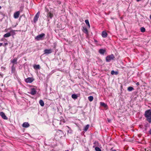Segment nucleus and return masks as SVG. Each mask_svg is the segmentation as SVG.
<instances>
[{"label": "nucleus", "mask_w": 151, "mask_h": 151, "mask_svg": "<svg viewBox=\"0 0 151 151\" xmlns=\"http://www.w3.org/2000/svg\"><path fill=\"white\" fill-rule=\"evenodd\" d=\"M145 116L147 120L150 123L151 122V110L149 109L145 111Z\"/></svg>", "instance_id": "f257e3e1"}, {"label": "nucleus", "mask_w": 151, "mask_h": 151, "mask_svg": "<svg viewBox=\"0 0 151 151\" xmlns=\"http://www.w3.org/2000/svg\"><path fill=\"white\" fill-rule=\"evenodd\" d=\"M45 36L44 33H42L35 37V39L37 41L42 40H44Z\"/></svg>", "instance_id": "f03ea898"}, {"label": "nucleus", "mask_w": 151, "mask_h": 151, "mask_svg": "<svg viewBox=\"0 0 151 151\" xmlns=\"http://www.w3.org/2000/svg\"><path fill=\"white\" fill-rule=\"evenodd\" d=\"M114 58V57L113 54H111L107 56L106 57V61L107 62H110L111 60H113Z\"/></svg>", "instance_id": "7ed1b4c3"}, {"label": "nucleus", "mask_w": 151, "mask_h": 151, "mask_svg": "<svg viewBox=\"0 0 151 151\" xmlns=\"http://www.w3.org/2000/svg\"><path fill=\"white\" fill-rule=\"evenodd\" d=\"M28 93L32 95H34L37 93L36 89L35 88H31L30 89V91L28 92Z\"/></svg>", "instance_id": "20e7f679"}, {"label": "nucleus", "mask_w": 151, "mask_h": 151, "mask_svg": "<svg viewBox=\"0 0 151 151\" xmlns=\"http://www.w3.org/2000/svg\"><path fill=\"white\" fill-rule=\"evenodd\" d=\"M40 14V12H37V13L36 14L35 16L34 17V22L35 23H36V22L37 21L38 18L39 17Z\"/></svg>", "instance_id": "39448f33"}, {"label": "nucleus", "mask_w": 151, "mask_h": 151, "mask_svg": "<svg viewBox=\"0 0 151 151\" xmlns=\"http://www.w3.org/2000/svg\"><path fill=\"white\" fill-rule=\"evenodd\" d=\"M34 80V79L32 77H29L25 79V81L27 83H30Z\"/></svg>", "instance_id": "423d86ee"}, {"label": "nucleus", "mask_w": 151, "mask_h": 151, "mask_svg": "<svg viewBox=\"0 0 151 151\" xmlns=\"http://www.w3.org/2000/svg\"><path fill=\"white\" fill-rule=\"evenodd\" d=\"M14 32V31L12 30H11L10 32H8L6 34H4L3 36L4 37H9L11 36V33Z\"/></svg>", "instance_id": "0eeeda50"}, {"label": "nucleus", "mask_w": 151, "mask_h": 151, "mask_svg": "<svg viewBox=\"0 0 151 151\" xmlns=\"http://www.w3.org/2000/svg\"><path fill=\"white\" fill-rule=\"evenodd\" d=\"M19 15L20 11H17L14 13V17L15 19H17L19 17Z\"/></svg>", "instance_id": "6e6552de"}, {"label": "nucleus", "mask_w": 151, "mask_h": 151, "mask_svg": "<svg viewBox=\"0 0 151 151\" xmlns=\"http://www.w3.org/2000/svg\"><path fill=\"white\" fill-rule=\"evenodd\" d=\"M52 52V50L51 49H45L44 50V54H46L47 55L51 53Z\"/></svg>", "instance_id": "1a4fd4ad"}, {"label": "nucleus", "mask_w": 151, "mask_h": 151, "mask_svg": "<svg viewBox=\"0 0 151 151\" xmlns=\"http://www.w3.org/2000/svg\"><path fill=\"white\" fill-rule=\"evenodd\" d=\"M0 115L1 116V117L4 119H7V118L5 114L2 112H0Z\"/></svg>", "instance_id": "9d476101"}, {"label": "nucleus", "mask_w": 151, "mask_h": 151, "mask_svg": "<svg viewBox=\"0 0 151 151\" xmlns=\"http://www.w3.org/2000/svg\"><path fill=\"white\" fill-rule=\"evenodd\" d=\"M29 126V124L27 122H24L22 125V126L24 128L28 127Z\"/></svg>", "instance_id": "9b49d317"}, {"label": "nucleus", "mask_w": 151, "mask_h": 151, "mask_svg": "<svg viewBox=\"0 0 151 151\" xmlns=\"http://www.w3.org/2000/svg\"><path fill=\"white\" fill-rule=\"evenodd\" d=\"M17 58H15L14 59L11 60V63H13V65H14V64H17Z\"/></svg>", "instance_id": "f8f14e48"}, {"label": "nucleus", "mask_w": 151, "mask_h": 151, "mask_svg": "<svg viewBox=\"0 0 151 151\" xmlns=\"http://www.w3.org/2000/svg\"><path fill=\"white\" fill-rule=\"evenodd\" d=\"M47 17L48 18H49L50 19H52L53 17V15L50 12H49L47 14Z\"/></svg>", "instance_id": "ddd939ff"}, {"label": "nucleus", "mask_w": 151, "mask_h": 151, "mask_svg": "<svg viewBox=\"0 0 151 151\" xmlns=\"http://www.w3.org/2000/svg\"><path fill=\"white\" fill-rule=\"evenodd\" d=\"M102 36L104 38L107 37V33L105 31H103L102 33Z\"/></svg>", "instance_id": "4468645a"}, {"label": "nucleus", "mask_w": 151, "mask_h": 151, "mask_svg": "<svg viewBox=\"0 0 151 151\" xmlns=\"http://www.w3.org/2000/svg\"><path fill=\"white\" fill-rule=\"evenodd\" d=\"M105 52V50L103 49H101L99 51V53L103 55L104 54Z\"/></svg>", "instance_id": "2eb2a0df"}, {"label": "nucleus", "mask_w": 151, "mask_h": 151, "mask_svg": "<svg viewBox=\"0 0 151 151\" xmlns=\"http://www.w3.org/2000/svg\"><path fill=\"white\" fill-rule=\"evenodd\" d=\"M100 104L101 106H103L105 108L107 106V105L104 102H101Z\"/></svg>", "instance_id": "dca6fc26"}, {"label": "nucleus", "mask_w": 151, "mask_h": 151, "mask_svg": "<svg viewBox=\"0 0 151 151\" xmlns=\"http://www.w3.org/2000/svg\"><path fill=\"white\" fill-rule=\"evenodd\" d=\"M83 31L86 34H88V30L86 27H83Z\"/></svg>", "instance_id": "f3484780"}, {"label": "nucleus", "mask_w": 151, "mask_h": 151, "mask_svg": "<svg viewBox=\"0 0 151 151\" xmlns=\"http://www.w3.org/2000/svg\"><path fill=\"white\" fill-rule=\"evenodd\" d=\"M72 98L74 99H77L78 98V96L75 94H72L71 96Z\"/></svg>", "instance_id": "a211bd4d"}, {"label": "nucleus", "mask_w": 151, "mask_h": 151, "mask_svg": "<svg viewBox=\"0 0 151 151\" xmlns=\"http://www.w3.org/2000/svg\"><path fill=\"white\" fill-rule=\"evenodd\" d=\"M39 104L42 106H44V103L43 101L42 100H40L39 101Z\"/></svg>", "instance_id": "6ab92c4d"}, {"label": "nucleus", "mask_w": 151, "mask_h": 151, "mask_svg": "<svg viewBox=\"0 0 151 151\" xmlns=\"http://www.w3.org/2000/svg\"><path fill=\"white\" fill-rule=\"evenodd\" d=\"M89 125L88 124L85 127H84L83 130L84 131H86L89 127Z\"/></svg>", "instance_id": "aec40b11"}, {"label": "nucleus", "mask_w": 151, "mask_h": 151, "mask_svg": "<svg viewBox=\"0 0 151 151\" xmlns=\"http://www.w3.org/2000/svg\"><path fill=\"white\" fill-rule=\"evenodd\" d=\"M11 70L12 73H14L15 70V68L14 67V64H13L12 66L11 67Z\"/></svg>", "instance_id": "412c9836"}, {"label": "nucleus", "mask_w": 151, "mask_h": 151, "mask_svg": "<svg viewBox=\"0 0 151 151\" xmlns=\"http://www.w3.org/2000/svg\"><path fill=\"white\" fill-rule=\"evenodd\" d=\"M88 99L89 101H91L93 100V98L92 96H90L88 97Z\"/></svg>", "instance_id": "4be33fe9"}, {"label": "nucleus", "mask_w": 151, "mask_h": 151, "mask_svg": "<svg viewBox=\"0 0 151 151\" xmlns=\"http://www.w3.org/2000/svg\"><path fill=\"white\" fill-rule=\"evenodd\" d=\"M93 144L95 145V146L96 147L99 146V144L98 142L95 141L94 142Z\"/></svg>", "instance_id": "5701e85b"}, {"label": "nucleus", "mask_w": 151, "mask_h": 151, "mask_svg": "<svg viewBox=\"0 0 151 151\" xmlns=\"http://www.w3.org/2000/svg\"><path fill=\"white\" fill-rule=\"evenodd\" d=\"M140 31L142 32H144L145 31V29L144 27H142L140 28Z\"/></svg>", "instance_id": "b1692460"}, {"label": "nucleus", "mask_w": 151, "mask_h": 151, "mask_svg": "<svg viewBox=\"0 0 151 151\" xmlns=\"http://www.w3.org/2000/svg\"><path fill=\"white\" fill-rule=\"evenodd\" d=\"M133 89H134L131 86L129 87L128 88V90L129 91H132L133 90Z\"/></svg>", "instance_id": "393cba45"}, {"label": "nucleus", "mask_w": 151, "mask_h": 151, "mask_svg": "<svg viewBox=\"0 0 151 151\" xmlns=\"http://www.w3.org/2000/svg\"><path fill=\"white\" fill-rule=\"evenodd\" d=\"M95 148L96 151H101V149L98 147H96Z\"/></svg>", "instance_id": "a878e982"}, {"label": "nucleus", "mask_w": 151, "mask_h": 151, "mask_svg": "<svg viewBox=\"0 0 151 151\" xmlns=\"http://www.w3.org/2000/svg\"><path fill=\"white\" fill-rule=\"evenodd\" d=\"M111 73L112 75H114V74L117 75V72H115L113 70L111 71Z\"/></svg>", "instance_id": "bb28decb"}, {"label": "nucleus", "mask_w": 151, "mask_h": 151, "mask_svg": "<svg viewBox=\"0 0 151 151\" xmlns=\"http://www.w3.org/2000/svg\"><path fill=\"white\" fill-rule=\"evenodd\" d=\"M34 68L35 69H39L40 68V66L39 65H36L35 66H34Z\"/></svg>", "instance_id": "cd10ccee"}, {"label": "nucleus", "mask_w": 151, "mask_h": 151, "mask_svg": "<svg viewBox=\"0 0 151 151\" xmlns=\"http://www.w3.org/2000/svg\"><path fill=\"white\" fill-rule=\"evenodd\" d=\"M85 22L87 25V24H89V22L88 20V19H86L85 20Z\"/></svg>", "instance_id": "c85d7f7f"}, {"label": "nucleus", "mask_w": 151, "mask_h": 151, "mask_svg": "<svg viewBox=\"0 0 151 151\" xmlns=\"http://www.w3.org/2000/svg\"><path fill=\"white\" fill-rule=\"evenodd\" d=\"M8 45V43L7 42L5 43L3 45L4 46L7 45Z\"/></svg>", "instance_id": "c756f323"}, {"label": "nucleus", "mask_w": 151, "mask_h": 151, "mask_svg": "<svg viewBox=\"0 0 151 151\" xmlns=\"http://www.w3.org/2000/svg\"><path fill=\"white\" fill-rule=\"evenodd\" d=\"M149 133L151 134V129H150V130L149 131Z\"/></svg>", "instance_id": "7c9ffc66"}, {"label": "nucleus", "mask_w": 151, "mask_h": 151, "mask_svg": "<svg viewBox=\"0 0 151 151\" xmlns=\"http://www.w3.org/2000/svg\"><path fill=\"white\" fill-rule=\"evenodd\" d=\"M3 45V43H0V47L2 46Z\"/></svg>", "instance_id": "2f4dec72"}, {"label": "nucleus", "mask_w": 151, "mask_h": 151, "mask_svg": "<svg viewBox=\"0 0 151 151\" xmlns=\"http://www.w3.org/2000/svg\"><path fill=\"white\" fill-rule=\"evenodd\" d=\"M136 84L137 85V86H138L139 85V82H137L136 83Z\"/></svg>", "instance_id": "473e14b6"}, {"label": "nucleus", "mask_w": 151, "mask_h": 151, "mask_svg": "<svg viewBox=\"0 0 151 151\" xmlns=\"http://www.w3.org/2000/svg\"><path fill=\"white\" fill-rule=\"evenodd\" d=\"M58 4H61V2L60 1H58Z\"/></svg>", "instance_id": "72a5a7b5"}, {"label": "nucleus", "mask_w": 151, "mask_h": 151, "mask_svg": "<svg viewBox=\"0 0 151 151\" xmlns=\"http://www.w3.org/2000/svg\"><path fill=\"white\" fill-rule=\"evenodd\" d=\"M87 25L88 26V27L89 28L90 27V25L89 23V24H87Z\"/></svg>", "instance_id": "f704fd0d"}, {"label": "nucleus", "mask_w": 151, "mask_h": 151, "mask_svg": "<svg viewBox=\"0 0 151 151\" xmlns=\"http://www.w3.org/2000/svg\"><path fill=\"white\" fill-rule=\"evenodd\" d=\"M141 0H136L137 1V2H139V1H141Z\"/></svg>", "instance_id": "c9c22d12"}, {"label": "nucleus", "mask_w": 151, "mask_h": 151, "mask_svg": "<svg viewBox=\"0 0 151 151\" xmlns=\"http://www.w3.org/2000/svg\"><path fill=\"white\" fill-rule=\"evenodd\" d=\"M150 19H151V15H150Z\"/></svg>", "instance_id": "e433bc0d"}, {"label": "nucleus", "mask_w": 151, "mask_h": 151, "mask_svg": "<svg viewBox=\"0 0 151 151\" xmlns=\"http://www.w3.org/2000/svg\"><path fill=\"white\" fill-rule=\"evenodd\" d=\"M111 151H116L115 150H112Z\"/></svg>", "instance_id": "4c0bfd02"}, {"label": "nucleus", "mask_w": 151, "mask_h": 151, "mask_svg": "<svg viewBox=\"0 0 151 151\" xmlns=\"http://www.w3.org/2000/svg\"><path fill=\"white\" fill-rule=\"evenodd\" d=\"M5 32H7V31L6 30V29L5 30Z\"/></svg>", "instance_id": "58836bf2"}, {"label": "nucleus", "mask_w": 151, "mask_h": 151, "mask_svg": "<svg viewBox=\"0 0 151 151\" xmlns=\"http://www.w3.org/2000/svg\"><path fill=\"white\" fill-rule=\"evenodd\" d=\"M1 6H0V9H1Z\"/></svg>", "instance_id": "ea45409f"}, {"label": "nucleus", "mask_w": 151, "mask_h": 151, "mask_svg": "<svg viewBox=\"0 0 151 151\" xmlns=\"http://www.w3.org/2000/svg\"><path fill=\"white\" fill-rule=\"evenodd\" d=\"M93 147H95V146H93Z\"/></svg>", "instance_id": "a19ab883"}, {"label": "nucleus", "mask_w": 151, "mask_h": 151, "mask_svg": "<svg viewBox=\"0 0 151 151\" xmlns=\"http://www.w3.org/2000/svg\"><path fill=\"white\" fill-rule=\"evenodd\" d=\"M65 151H69L68 150H65Z\"/></svg>", "instance_id": "79ce46f5"}]
</instances>
